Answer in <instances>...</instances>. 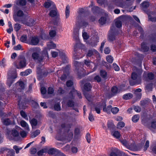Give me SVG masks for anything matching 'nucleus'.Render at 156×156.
Wrapping results in <instances>:
<instances>
[{"mask_svg":"<svg viewBox=\"0 0 156 156\" xmlns=\"http://www.w3.org/2000/svg\"><path fill=\"white\" fill-rule=\"evenodd\" d=\"M34 52L32 54V57L33 60L35 61H37L39 63L42 62L44 57L49 58L48 51L46 49H44L42 51L41 49L38 47H36L33 49Z\"/></svg>","mask_w":156,"mask_h":156,"instance_id":"nucleus-1","label":"nucleus"},{"mask_svg":"<svg viewBox=\"0 0 156 156\" xmlns=\"http://www.w3.org/2000/svg\"><path fill=\"white\" fill-rule=\"evenodd\" d=\"M73 39L76 42V44L74 48V51L73 52V58L74 66L76 70H78V62L77 60L78 58V27L76 25V27L74 28L73 34Z\"/></svg>","mask_w":156,"mask_h":156,"instance_id":"nucleus-2","label":"nucleus"},{"mask_svg":"<svg viewBox=\"0 0 156 156\" xmlns=\"http://www.w3.org/2000/svg\"><path fill=\"white\" fill-rule=\"evenodd\" d=\"M142 70L140 69H137L135 72H133L131 75L132 80L129 81L130 85L133 86L140 84L141 82V74Z\"/></svg>","mask_w":156,"mask_h":156,"instance_id":"nucleus-3","label":"nucleus"},{"mask_svg":"<svg viewBox=\"0 0 156 156\" xmlns=\"http://www.w3.org/2000/svg\"><path fill=\"white\" fill-rule=\"evenodd\" d=\"M27 64L25 57L23 55H20L17 60L14 63L15 67L17 69H22L25 68Z\"/></svg>","mask_w":156,"mask_h":156,"instance_id":"nucleus-4","label":"nucleus"},{"mask_svg":"<svg viewBox=\"0 0 156 156\" xmlns=\"http://www.w3.org/2000/svg\"><path fill=\"white\" fill-rule=\"evenodd\" d=\"M94 107L95 110L98 114L100 113L101 110L102 108H103V111L107 112H109L112 108L111 105H109L106 108L105 102L104 101H103L101 103L95 105Z\"/></svg>","mask_w":156,"mask_h":156,"instance_id":"nucleus-5","label":"nucleus"},{"mask_svg":"<svg viewBox=\"0 0 156 156\" xmlns=\"http://www.w3.org/2000/svg\"><path fill=\"white\" fill-rule=\"evenodd\" d=\"M8 77L7 81V85L9 87H10L12 84L15 81V79L17 77V74L15 70L12 74L11 73V71L9 70L8 73Z\"/></svg>","mask_w":156,"mask_h":156,"instance_id":"nucleus-6","label":"nucleus"},{"mask_svg":"<svg viewBox=\"0 0 156 156\" xmlns=\"http://www.w3.org/2000/svg\"><path fill=\"white\" fill-rule=\"evenodd\" d=\"M17 16L14 18V21L16 22H21L22 23H24V21L23 19V17L24 14L21 10H18L16 13Z\"/></svg>","mask_w":156,"mask_h":156,"instance_id":"nucleus-7","label":"nucleus"},{"mask_svg":"<svg viewBox=\"0 0 156 156\" xmlns=\"http://www.w3.org/2000/svg\"><path fill=\"white\" fill-rule=\"evenodd\" d=\"M14 87L13 89L14 90H18L19 89L23 90L24 89L25 87V85L24 83L20 81L17 82L15 85H13Z\"/></svg>","mask_w":156,"mask_h":156,"instance_id":"nucleus-8","label":"nucleus"},{"mask_svg":"<svg viewBox=\"0 0 156 156\" xmlns=\"http://www.w3.org/2000/svg\"><path fill=\"white\" fill-rule=\"evenodd\" d=\"M20 128L19 127L16 126L15 128H14L12 129L11 134L14 137H19V130Z\"/></svg>","mask_w":156,"mask_h":156,"instance_id":"nucleus-9","label":"nucleus"},{"mask_svg":"<svg viewBox=\"0 0 156 156\" xmlns=\"http://www.w3.org/2000/svg\"><path fill=\"white\" fill-rule=\"evenodd\" d=\"M39 42V39L37 36L32 37L31 38L30 44L32 45H36Z\"/></svg>","mask_w":156,"mask_h":156,"instance_id":"nucleus-10","label":"nucleus"},{"mask_svg":"<svg viewBox=\"0 0 156 156\" xmlns=\"http://www.w3.org/2000/svg\"><path fill=\"white\" fill-rule=\"evenodd\" d=\"M30 122L32 128L33 129L36 128V126L38 123L37 119L35 118H33L30 120Z\"/></svg>","mask_w":156,"mask_h":156,"instance_id":"nucleus-11","label":"nucleus"},{"mask_svg":"<svg viewBox=\"0 0 156 156\" xmlns=\"http://www.w3.org/2000/svg\"><path fill=\"white\" fill-rule=\"evenodd\" d=\"M49 15L51 17H55L57 15V9L55 6L53 7V9L51 10L50 11Z\"/></svg>","mask_w":156,"mask_h":156,"instance_id":"nucleus-12","label":"nucleus"},{"mask_svg":"<svg viewBox=\"0 0 156 156\" xmlns=\"http://www.w3.org/2000/svg\"><path fill=\"white\" fill-rule=\"evenodd\" d=\"M18 105L20 109H25L26 107V103L25 101H24L23 102H22L21 100H19L18 101Z\"/></svg>","mask_w":156,"mask_h":156,"instance_id":"nucleus-13","label":"nucleus"},{"mask_svg":"<svg viewBox=\"0 0 156 156\" xmlns=\"http://www.w3.org/2000/svg\"><path fill=\"white\" fill-rule=\"evenodd\" d=\"M44 7L47 8H48L51 6L53 7L55 6L54 5L53 3L50 0H48L44 2Z\"/></svg>","mask_w":156,"mask_h":156,"instance_id":"nucleus-14","label":"nucleus"},{"mask_svg":"<svg viewBox=\"0 0 156 156\" xmlns=\"http://www.w3.org/2000/svg\"><path fill=\"white\" fill-rule=\"evenodd\" d=\"M95 54L98 55V53L94 49H92L91 50H90L89 51L87 54V55L88 57H90L92 55H94Z\"/></svg>","mask_w":156,"mask_h":156,"instance_id":"nucleus-15","label":"nucleus"},{"mask_svg":"<svg viewBox=\"0 0 156 156\" xmlns=\"http://www.w3.org/2000/svg\"><path fill=\"white\" fill-rule=\"evenodd\" d=\"M122 17H119L116 21L115 25L118 28H120L122 26Z\"/></svg>","mask_w":156,"mask_h":156,"instance_id":"nucleus-16","label":"nucleus"},{"mask_svg":"<svg viewBox=\"0 0 156 156\" xmlns=\"http://www.w3.org/2000/svg\"><path fill=\"white\" fill-rule=\"evenodd\" d=\"M20 125L22 127H24L25 129H29V126L28 124L24 120H21L20 122Z\"/></svg>","mask_w":156,"mask_h":156,"instance_id":"nucleus-17","label":"nucleus"},{"mask_svg":"<svg viewBox=\"0 0 156 156\" xmlns=\"http://www.w3.org/2000/svg\"><path fill=\"white\" fill-rule=\"evenodd\" d=\"M2 121L3 123L6 126H8L11 124V120L9 118L2 119Z\"/></svg>","mask_w":156,"mask_h":156,"instance_id":"nucleus-18","label":"nucleus"},{"mask_svg":"<svg viewBox=\"0 0 156 156\" xmlns=\"http://www.w3.org/2000/svg\"><path fill=\"white\" fill-rule=\"evenodd\" d=\"M141 89L140 88H138L135 90V94L138 98H140L141 96Z\"/></svg>","mask_w":156,"mask_h":156,"instance_id":"nucleus-19","label":"nucleus"},{"mask_svg":"<svg viewBox=\"0 0 156 156\" xmlns=\"http://www.w3.org/2000/svg\"><path fill=\"white\" fill-rule=\"evenodd\" d=\"M59 55L64 62H65L67 61V57L65 53L62 52H59Z\"/></svg>","mask_w":156,"mask_h":156,"instance_id":"nucleus-20","label":"nucleus"},{"mask_svg":"<svg viewBox=\"0 0 156 156\" xmlns=\"http://www.w3.org/2000/svg\"><path fill=\"white\" fill-rule=\"evenodd\" d=\"M112 136L116 138H120L121 135L120 133L118 131H114L112 132Z\"/></svg>","mask_w":156,"mask_h":156,"instance_id":"nucleus-21","label":"nucleus"},{"mask_svg":"<svg viewBox=\"0 0 156 156\" xmlns=\"http://www.w3.org/2000/svg\"><path fill=\"white\" fill-rule=\"evenodd\" d=\"M40 133V131L39 129H37L35 131L31 133L32 137L34 138L36 137Z\"/></svg>","mask_w":156,"mask_h":156,"instance_id":"nucleus-22","label":"nucleus"},{"mask_svg":"<svg viewBox=\"0 0 156 156\" xmlns=\"http://www.w3.org/2000/svg\"><path fill=\"white\" fill-rule=\"evenodd\" d=\"M133 96V95L132 94L129 93L124 94L123 96V98L125 100H128L131 99Z\"/></svg>","mask_w":156,"mask_h":156,"instance_id":"nucleus-23","label":"nucleus"},{"mask_svg":"<svg viewBox=\"0 0 156 156\" xmlns=\"http://www.w3.org/2000/svg\"><path fill=\"white\" fill-rule=\"evenodd\" d=\"M47 152V148H43L38 151L37 152V154L38 156H41L44 153Z\"/></svg>","mask_w":156,"mask_h":156,"instance_id":"nucleus-24","label":"nucleus"},{"mask_svg":"<svg viewBox=\"0 0 156 156\" xmlns=\"http://www.w3.org/2000/svg\"><path fill=\"white\" fill-rule=\"evenodd\" d=\"M141 48L144 51H147L149 49V48L147 45V44L145 43H143L141 46Z\"/></svg>","mask_w":156,"mask_h":156,"instance_id":"nucleus-25","label":"nucleus"},{"mask_svg":"<svg viewBox=\"0 0 156 156\" xmlns=\"http://www.w3.org/2000/svg\"><path fill=\"white\" fill-rule=\"evenodd\" d=\"M70 7L69 5H67L66 6L65 10L66 17L67 18L69 16L70 13Z\"/></svg>","mask_w":156,"mask_h":156,"instance_id":"nucleus-26","label":"nucleus"},{"mask_svg":"<svg viewBox=\"0 0 156 156\" xmlns=\"http://www.w3.org/2000/svg\"><path fill=\"white\" fill-rule=\"evenodd\" d=\"M150 129H156V121L154 120L151 123V126H147Z\"/></svg>","mask_w":156,"mask_h":156,"instance_id":"nucleus-27","label":"nucleus"},{"mask_svg":"<svg viewBox=\"0 0 156 156\" xmlns=\"http://www.w3.org/2000/svg\"><path fill=\"white\" fill-rule=\"evenodd\" d=\"M91 87L90 84L89 83H87L84 85V89L86 91H89Z\"/></svg>","mask_w":156,"mask_h":156,"instance_id":"nucleus-28","label":"nucleus"},{"mask_svg":"<svg viewBox=\"0 0 156 156\" xmlns=\"http://www.w3.org/2000/svg\"><path fill=\"white\" fill-rule=\"evenodd\" d=\"M7 155L9 156H14L15 154V152L14 150L12 149L8 148V150L7 151Z\"/></svg>","mask_w":156,"mask_h":156,"instance_id":"nucleus-29","label":"nucleus"},{"mask_svg":"<svg viewBox=\"0 0 156 156\" xmlns=\"http://www.w3.org/2000/svg\"><path fill=\"white\" fill-rule=\"evenodd\" d=\"M77 91L75 89H73L69 92V98L71 99L73 98L74 97V95L76 92Z\"/></svg>","mask_w":156,"mask_h":156,"instance_id":"nucleus-30","label":"nucleus"},{"mask_svg":"<svg viewBox=\"0 0 156 156\" xmlns=\"http://www.w3.org/2000/svg\"><path fill=\"white\" fill-rule=\"evenodd\" d=\"M47 47L49 49H54L56 47V45L52 42H51L48 44Z\"/></svg>","mask_w":156,"mask_h":156,"instance_id":"nucleus-31","label":"nucleus"},{"mask_svg":"<svg viewBox=\"0 0 156 156\" xmlns=\"http://www.w3.org/2000/svg\"><path fill=\"white\" fill-rule=\"evenodd\" d=\"M21 28V25L19 23H16L14 25V29L16 32H18Z\"/></svg>","mask_w":156,"mask_h":156,"instance_id":"nucleus-32","label":"nucleus"},{"mask_svg":"<svg viewBox=\"0 0 156 156\" xmlns=\"http://www.w3.org/2000/svg\"><path fill=\"white\" fill-rule=\"evenodd\" d=\"M20 114L21 116L25 119L27 120H28L27 116L24 111L23 110L21 111L20 112Z\"/></svg>","mask_w":156,"mask_h":156,"instance_id":"nucleus-33","label":"nucleus"},{"mask_svg":"<svg viewBox=\"0 0 156 156\" xmlns=\"http://www.w3.org/2000/svg\"><path fill=\"white\" fill-rule=\"evenodd\" d=\"M107 61L110 63H112L113 61V58L111 55H108L106 58Z\"/></svg>","mask_w":156,"mask_h":156,"instance_id":"nucleus-34","label":"nucleus"},{"mask_svg":"<svg viewBox=\"0 0 156 156\" xmlns=\"http://www.w3.org/2000/svg\"><path fill=\"white\" fill-rule=\"evenodd\" d=\"M125 125V123L122 121L119 122L117 125V128L118 129H121Z\"/></svg>","mask_w":156,"mask_h":156,"instance_id":"nucleus-35","label":"nucleus"},{"mask_svg":"<svg viewBox=\"0 0 156 156\" xmlns=\"http://www.w3.org/2000/svg\"><path fill=\"white\" fill-rule=\"evenodd\" d=\"M43 71L39 67H37V73L38 76L40 77L41 76H42V74Z\"/></svg>","mask_w":156,"mask_h":156,"instance_id":"nucleus-36","label":"nucleus"},{"mask_svg":"<svg viewBox=\"0 0 156 156\" xmlns=\"http://www.w3.org/2000/svg\"><path fill=\"white\" fill-rule=\"evenodd\" d=\"M30 103L32 104V106L35 108H37L39 106L38 103L36 101L34 100H32L30 101Z\"/></svg>","mask_w":156,"mask_h":156,"instance_id":"nucleus-37","label":"nucleus"},{"mask_svg":"<svg viewBox=\"0 0 156 156\" xmlns=\"http://www.w3.org/2000/svg\"><path fill=\"white\" fill-rule=\"evenodd\" d=\"M139 119V116L138 115H134L132 118V121L134 122H137Z\"/></svg>","mask_w":156,"mask_h":156,"instance_id":"nucleus-38","label":"nucleus"},{"mask_svg":"<svg viewBox=\"0 0 156 156\" xmlns=\"http://www.w3.org/2000/svg\"><path fill=\"white\" fill-rule=\"evenodd\" d=\"M74 102L72 100H69L67 102V105L69 107H72L74 106Z\"/></svg>","mask_w":156,"mask_h":156,"instance_id":"nucleus-39","label":"nucleus"},{"mask_svg":"<svg viewBox=\"0 0 156 156\" xmlns=\"http://www.w3.org/2000/svg\"><path fill=\"white\" fill-rule=\"evenodd\" d=\"M119 108L116 107L113 108L111 109V112L114 114H117L119 111Z\"/></svg>","mask_w":156,"mask_h":156,"instance_id":"nucleus-40","label":"nucleus"},{"mask_svg":"<svg viewBox=\"0 0 156 156\" xmlns=\"http://www.w3.org/2000/svg\"><path fill=\"white\" fill-rule=\"evenodd\" d=\"M100 74L101 76L105 78L107 76V73L105 70H101L100 71Z\"/></svg>","mask_w":156,"mask_h":156,"instance_id":"nucleus-41","label":"nucleus"},{"mask_svg":"<svg viewBox=\"0 0 156 156\" xmlns=\"http://www.w3.org/2000/svg\"><path fill=\"white\" fill-rule=\"evenodd\" d=\"M106 21V18L105 17H102L99 20V23L101 25L104 24Z\"/></svg>","mask_w":156,"mask_h":156,"instance_id":"nucleus-42","label":"nucleus"},{"mask_svg":"<svg viewBox=\"0 0 156 156\" xmlns=\"http://www.w3.org/2000/svg\"><path fill=\"white\" fill-rule=\"evenodd\" d=\"M54 109L55 110L59 111L61 110V107L59 103H56L54 106Z\"/></svg>","mask_w":156,"mask_h":156,"instance_id":"nucleus-43","label":"nucleus"},{"mask_svg":"<svg viewBox=\"0 0 156 156\" xmlns=\"http://www.w3.org/2000/svg\"><path fill=\"white\" fill-rule=\"evenodd\" d=\"M55 152V149L54 148H51L48 150H47V152L48 154H54Z\"/></svg>","mask_w":156,"mask_h":156,"instance_id":"nucleus-44","label":"nucleus"},{"mask_svg":"<svg viewBox=\"0 0 156 156\" xmlns=\"http://www.w3.org/2000/svg\"><path fill=\"white\" fill-rule=\"evenodd\" d=\"M8 150V148L6 147H3L0 148V154L3 153L5 152H7Z\"/></svg>","mask_w":156,"mask_h":156,"instance_id":"nucleus-45","label":"nucleus"},{"mask_svg":"<svg viewBox=\"0 0 156 156\" xmlns=\"http://www.w3.org/2000/svg\"><path fill=\"white\" fill-rule=\"evenodd\" d=\"M56 32L54 30H51L49 33V35L51 37H53L56 35Z\"/></svg>","mask_w":156,"mask_h":156,"instance_id":"nucleus-46","label":"nucleus"},{"mask_svg":"<svg viewBox=\"0 0 156 156\" xmlns=\"http://www.w3.org/2000/svg\"><path fill=\"white\" fill-rule=\"evenodd\" d=\"M13 148L16 151V153L18 154L19 152V151L22 149V147H19L18 146L15 145L13 147Z\"/></svg>","mask_w":156,"mask_h":156,"instance_id":"nucleus-47","label":"nucleus"},{"mask_svg":"<svg viewBox=\"0 0 156 156\" xmlns=\"http://www.w3.org/2000/svg\"><path fill=\"white\" fill-rule=\"evenodd\" d=\"M85 96L89 101H92V100H93V97L92 96L87 94H85Z\"/></svg>","mask_w":156,"mask_h":156,"instance_id":"nucleus-48","label":"nucleus"},{"mask_svg":"<svg viewBox=\"0 0 156 156\" xmlns=\"http://www.w3.org/2000/svg\"><path fill=\"white\" fill-rule=\"evenodd\" d=\"M47 92L48 94H52L54 92V89L52 87H49L48 89Z\"/></svg>","mask_w":156,"mask_h":156,"instance_id":"nucleus-49","label":"nucleus"},{"mask_svg":"<svg viewBox=\"0 0 156 156\" xmlns=\"http://www.w3.org/2000/svg\"><path fill=\"white\" fill-rule=\"evenodd\" d=\"M111 91L113 94H116L118 92V88L114 86L112 88Z\"/></svg>","mask_w":156,"mask_h":156,"instance_id":"nucleus-50","label":"nucleus"},{"mask_svg":"<svg viewBox=\"0 0 156 156\" xmlns=\"http://www.w3.org/2000/svg\"><path fill=\"white\" fill-rule=\"evenodd\" d=\"M27 35H23L20 38V41L23 42H25L27 40Z\"/></svg>","mask_w":156,"mask_h":156,"instance_id":"nucleus-51","label":"nucleus"},{"mask_svg":"<svg viewBox=\"0 0 156 156\" xmlns=\"http://www.w3.org/2000/svg\"><path fill=\"white\" fill-rule=\"evenodd\" d=\"M19 3L20 5L24 6L26 5L27 2L26 0H19Z\"/></svg>","mask_w":156,"mask_h":156,"instance_id":"nucleus-52","label":"nucleus"},{"mask_svg":"<svg viewBox=\"0 0 156 156\" xmlns=\"http://www.w3.org/2000/svg\"><path fill=\"white\" fill-rule=\"evenodd\" d=\"M41 91L42 94H45L47 92V90L46 88L44 87H42L41 89Z\"/></svg>","mask_w":156,"mask_h":156,"instance_id":"nucleus-53","label":"nucleus"},{"mask_svg":"<svg viewBox=\"0 0 156 156\" xmlns=\"http://www.w3.org/2000/svg\"><path fill=\"white\" fill-rule=\"evenodd\" d=\"M113 66L114 69L116 71H119L120 70L119 67L115 63L113 64Z\"/></svg>","mask_w":156,"mask_h":156,"instance_id":"nucleus-54","label":"nucleus"},{"mask_svg":"<svg viewBox=\"0 0 156 156\" xmlns=\"http://www.w3.org/2000/svg\"><path fill=\"white\" fill-rule=\"evenodd\" d=\"M86 138L87 140V142L88 143H90V142L91 137L90 134L89 133H88L87 134L86 136Z\"/></svg>","mask_w":156,"mask_h":156,"instance_id":"nucleus-55","label":"nucleus"},{"mask_svg":"<svg viewBox=\"0 0 156 156\" xmlns=\"http://www.w3.org/2000/svg\"><path fill=\"white\" fill-rule=\"evenodd\" d=\"M95 42L94 43L91 42V45L92 47H94L97 45V43L99 42L98 38L97 37H95Z\"/></svg>","mask_w":156,"mask_h":156,"instance_id":"nucleus-56","label":"nucleus"},{"mask_svg":"<svg viewBox=\"0 0 156 156\" xmlns=\"http://www.w3.org/2000/svg\"><path fill=\"white\" fill-rule=\"evenodd\" d=\"M149 146V141L148 140H147L146 141L145 145L144 147V151H146L147 148Z\"/></svg>","mask_w":156,"mask_h":156,"instance_id":"nucleus-57","label":"nucleus"},{"mask_svg":"<svg viewBox=\"0 0 156 156\" xmlns=\"http://www.w3.org/2000/svg\"><path fill=\"white\" fill-rule=\"evenodd\" d=\"M141 6L143 8H147L149 6V3L147 2H144L142 4Z\"/></svg>","mask_w":156,"mask_h":156,"instance_id":"nucleus-58","label":"nucleus"},{"mask_svg":"<svg viewBox=\"0 0 156 156\" xmlns=\"http://www.w3.org/2000/svg\"><path fill=\"white\" fill-rule=\"evenodd\" d=\"M73 84V83L72 81L70 80H68L66 83V85L68 87H70Z\"/></svg>","mask_w":156,"mask_h":156,"instance_id":"nucleus-59","label":"nucleus"},{"mask_svg":"<svg viewBox=\"0 0 156 156\" xmlns=\"http://www.w3.org/2000/svg\"><path fill=\"white\" fill-rule=\"evenodd\" d=\"M88 119L91 122L93 121L94 120V118L93 115L91 113L89 114Z\"/></svg>","mask_w":156,"mask_h":156,"instance_id":"nucleus-60","label":"nucleus"},{"mask_svg":"<svg viewBox=\"0 0 156 156\" xmlns=\"http://www.w3.org/2000/svg\"><path fill=\"white\" fill-rule=\"evenodd\" d=\"M148 78L149 79L151 80L153 79L154 74L152 73H149L147 74Z\"/></svg>","mask_w":156,"mask_h":156,"instance_id":"nucleus-61","label":"nucleus"},{"mask_svg":"<svg viewBox=\"0 0 156 156\" xmlns=\"http://www.w3.org/2000/svg\"><path fill=\"white\" fill-rule=\"evenodd\" d=\"M51 54L52 55V57L53 58L56 57L58 55V52L55 51H51Z\"/></svg>","mask_w":156,"mask_h":156,"instance_id":"nucleus-62","label":"nucleus"},{"mask_svg":"<svg viewBox=\"0 0 156 156\" xmlns=\"http://www.w3.org/2000/svg\"><path fill=\"white\" fill-rule=\"evenodd\" d=\"M134 109L136 112H138L141 111L140 108L138 106H134Z\"/></svg>","mask_w":156,"mask_h":156,"instance_id":"nucleus-63","label":"nucleus"},{"mask_svg":"<svg viewBox=\"0 0 156 156\" xmlns=\"http://www.w3.org/2000/svg\"><path fill=\"white\" fill-rule=\"evenodd\" d=\"M65 90L62 88L59 87L58 90V93L60 94H62L64 93Z\"/></svg>","mask_w":156,"mask_h":156,"instance_id":"nucleus-64","label":"nucleus"}]
</instances>
